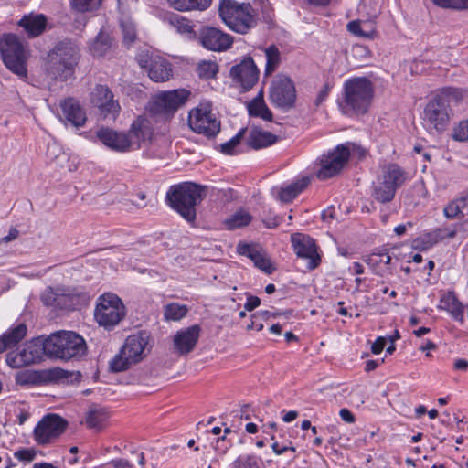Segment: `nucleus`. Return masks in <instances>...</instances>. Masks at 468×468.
<instances>
[{
    "mask_svg": "<svg viewBox=\"0 0 468 468\" xmlns=\"http://www.w3.org/2000/svg\"><path fill=\"white\" fill-rule=\"evenodd\" d=\"M207 186L193 182H183L171 186L166 193L167 204L187 222L197 218L196 207L206 197Z\"/></svg>",
    "mask_w": 468,
    "mask_h": 468,
    "instance_id": "obj_1",
    "label": "nucleus"
},
{
    "mask_svg": "<svg viewBox=\"0 0 468 468\" xmlns=\"http://www.w3.org/2000/svg\"><path fill=\"white\" fill-rule=\"evenodd\" d=\"M463 98V91L457 88H445L439 91L426 104L423 112L424 123L441 133L446 130L452 106L458 104Z\"/></svg>",
    "mask_w": 468,
    "mask_h": 468,
    "instance_id": "obj_2",
    "label": "nucleus"
},
{
    "mask_svg": "<svg viewBox=\"0 0 468 468\" xmlns=\"http://www.w3.org/2000/svg\"><path fill=\"white\" fill-rule=\"evenodd\" d=\"M80 57V48L75 42L60 41L48 55L46 72L53 80L66 81L74 77Z\"/></svg>",
    "mask_w": 468,
    "mask_h": 468,
    "instance_id": "obj_3",
    "label": "nucleus"
},
{
    "mask_svg": "<svg viewBox=\"0 0 468 468\" xmlns=\"http://www.w3.org/2000/svg\"><path fill=\"white\" fill-rule=\"evenodd\" d=\"M218 14L225 25L238 34L245 35L257 25L255 10L249 3L222 0Z\"/></svg>",
    "mask_w": 468,
    "mask_h": 468,
    "instance_id": "obj_4",
    "label": "nucleus"
},
{
    "mask_svg": "<svg viewBox=\"0 0 468 468\" xmlns=\"http://www.w3.org/2000/svg\"><path fill=\"white\" fill-rule=\"evenodd\" d=\"M344 104L341 105L344 112L364 114L371 104L374 87L366 77L352 78L344 84Z\"/></svg>",
    "mask_w": 468,
    "mask_h": 468,
    "instance_id": "obj_5",
    "label": "nucleus"
},
{
    "mask_svg": "<svg viewBox=\"0 0 468 468\" xmlns=\"http://www.w3.org/2000/svg\"><path fill=\"white\" fill-rule=\"evenodd\" d=\"M50 358L78 361L87 354L84 338L73 331H58L49 335Z\"/></svg>",
    "mask_w": 468,
    "mask_h": 468,
    "instance_id": "obj_6",
    "label": "nucleus"
},
{
    "mask_svg": "<svg viewBox=\"0 0 468 468\" xmlns=\"http://www.w3.org/2000/svg\"><path fill=\"white\" fill-rule=\"evenodd\" d=\"M406 179L407 174L399 165L388 163L383 165L381 173L372 184V197L382 204L392 201L397 190Z\"/></svg>",
    "mask_w": 468,
    "mask_h": 468,
    "instance_id": "obj_7",
    "label": "nucleus"
},
{
    "mask_svg": "<svg viewBox=\"0 0 468 468\" xmlns=\"http://www.w3.org/2000/svg\"><path fill=\"white\" fill-rule=\"evenodd\" d=\"M49 335H40L27 341L18 352L6 354V364L13 368H20L32 364L39 363L46 357L50 358Z\"/></svg>",
    "mask_w": 468,
    "mask_h": 468,
    "instance_id": "obj_8",
    "label": "nucleus"
},
{
    "mask_svg": "<svg viewBox=\"0 0 468 468\" xmlns=\"http://www.w3.org/2000/svg\"><path fill=\"white\" fill-rule=\"evenodd\" d=\"M0 54L8 69L21 79L27 77L25 48L16 35L5 34L0 37Z\"/></svg>",
    "mask_w": 468,
    "mask_h": 468,
    "instance_id": "obj_9",
    "label": "nucleus"
},
{
    "mask_svg": "<svg viewBox=\"0 0 468 468\" xmlns=\"http://www.w3.org/2000/svg\"><path fill=\"white\" fill-rule=\"evenodd\" d=\"M125 306L114 293H104L98 299L94 310L96 322L107 330H112L125 316Z\"/></svg>",
    "mask_w": 468,
    "mask_h": 468,
    "instance_id": "obj_10",
    "label": "nucleus"
},
{
    "mask_svg": "<svg viewBox=\"0 0 468 468\" xmlns=\"http://www.w3.org/2000/svg\"><path fill=\"white\" fill-rule=\"evenodd\" d=\"M269 99L272 105L283 112L292 110L297 99L294 82L288 76L277 75L271 83Z\"/></svg>",
    "mask_w": 468,
    "mask_h": 468,
    "instance_id": "obj_11",
    "label": "nucleus"
},
{
    "mask_svg": "<svg viewBox=\"0 0 468 468\" xmlns=\"http://www.w3.org/2000/svg\"><path fill=\"white\" fill-rule=\"evenodd\" d=\"M136 60L142 69H144L149 78L154 82H164L172 76L171 63L149 50H141L136 55Z\"/></svg>",
    "mask_w": 468,
    "mask_h": 468,
    "instance_id": "obj_12",
    "label": "nucleus"
},
{
    "mask_svg": "<svg viewBox=\"0 0 468 468\" xmlns=\"http://www.w3.org/2000/svg\"><path fill=\"white\" fill-rule=\"evenodd\" d=\"M68 422L57 414L44 416L34 429L35 441L40 445L50 443L58 438L66 430Z\"/></svg>",
    "mask_w": 468,
    "mask_h": 468,
    "instance_id": "obj_13",
    "label": "nucleus"
},
{
    "mask_svg": "<svg viewBox=\"0 0 468 468\" xmlns=\"http://www.w3.org/2000/svg\"><path fill=\"white\" fill-rule=\"evenodd\" d=\"M190 96L186 89L163 91L154 100L151 111L155 114H174Z\"/></svg>",
    "mask_w": 468,
    "mask_h": 468,
    "instance_id": "obj_14",
    "label": "nucleus"
},
{
    "mask_svg": "<svg viewBox=\"0 0 468 468\" xmlns=\"http://www.w3.org/2000/svg\"><path fill=\"white\" fill-rule=\"evenodd\" d=\"M229 76L244 90H250L258 82L260 70L253 58L247 56L239 63L230 68Z\"/></svg>",
    "mask_w": 468,
    "mask_h": 468,
    "instance_id": "obj_15",
    "label": "nucleus"
},
{
    "mask_svg": "<svg viewBox=\"0 0 468 468\" xmlns=\"http://www.w3.org/2000/svg\"><path fill=\"white\" fill-rule=\"evenodd\" d=\"M349 156L350 151L348 147L343 144L336 146L333 152L322 156L320 159L321 168L316 174L317 177L321 180H325L335 176L342 170Z\"/></svg>",
    "mask_w": 468,
    "mask_h": 468,
    "instance_id": "obj_16",
    "label": "nucleus"
},
{
    "mask_svg": "<svg viewBox=\"0 0 468 468\" xmlns=\"http://www.w3.org/2000/svg\"><path fill=\"white\" fill-rule=\"evenodd\" d=\"M189 127L197 133L215 137L220 131V122L211 112L197 108L188 116Z\"/></svg>",
    "mask_w": 468,
    "mask_h": 468,
    "instance_id": "obj_17",
    "label": "nucleus"
},
{
    "mask_svg": "<svg viewBox=\"0 0 468 468\" xmlns=\"http://www.w3.org/2000/svg\"><path fill=\"white\" fill-rule=\"evenodd\" d=\"M291 242L294 252L299 258L307 259V268L312 271L317 268L321 258L317 252V246L314 239L303 233H292Z\"/></svg>",
    "mask_w": 468,
    "mask_h": 468,
    "instance_id": "obj_18",
    "label": "nucleus"
},
{
    "mask_svg": "<svg viewBox=\"0 0 468 468\" xmlns=\"http://www.w3.org/2000/svg\"><path fill=\"white\" fill-rule=\"evenodd\" d=\"M199 40L205 48L216 52L226 51L233 44V37L230 35L212 27L201 29Z\"/></svg>",
    "mask_w": 468,
    "mask_h": 468,
    "instance_id": "obj_19",
    "label": "nucleus"
},
{
    "mask_svg": "<svg viewBox=\"0 0 468 468\" xmlns=\"http://www.w3.org/2000/svg\"><path fill=\"white\" fill-rule=\"evenodd\" d=\"M92 101L104 118L116 119L121 108L119 102L113 100V93L107 86L98 85L95 88Z\"/></svg>",
    "mask_w": 468,
    "mask_h": 468,
    "instance_id": "obj_20",
    "label": "nucleus"
},
{
    "mask_svg": "<svg viewBox=\"0 0 468 468\" xmlns=\"http://www.w3.org/2000/svg\"><path fill=\"white\" fill-rule=\"evenodd\" d=\"M98 139L108 148L115 152H127L132 146V139L124 133H118L108 127L97 131Z\"/></svg>",
    "mask_w": 468,
    "mask_h": 468,
    "instance_id": "obj_21",
    "label": "nucleus"
},
{
    "mask_svg": "<svg viewBox=\"0 0 468 468\" xmlns=\"http://www.w3.org/2000/svg\"><path fill=\"white\" fill-rule=\"evenodd\" d=\"M61 116L65 124H70L79 129L82 127L86 121V113L80 102L74 98H67L60 102Z\"/></svg>",
    "mask_w": 468,
    "mask_h": 468,
    "instance_id": "obj_22",
    "label": "nucleus"
},
{
    "mask_svg": "<svg viewBox=\"0 0 468 468\" xmlns=\"http://www.w3.org/2000/svg\"><path fill=\"white\" fill-rule=\"evenodd\" d=\"M201 327L198 324L176 332L174 336V346L181 356L189 354L196 347L200 336Z\"/></svg>",
    "mask_w": 468,
    "mask_h": 468,
    "instance_id": "obj_23",
    "label": "nucleus"
},
{
    "mask_svg": "<svg viewBox=\"0 0 468 468\" xmlns=\"http://www.w3.org/2000/svg\"><path fill=\"white\" fill-rule=\"evenodd\" d=\"M457 227H441L424 233L413 241L416 250H425L445 239H453L457 235Z\"/></svg>",
    "mask_w": 468,
    "mask_h": 468,
    "instance_id": "obj_24",
    "label": "nucleus"
},
{
    "mask_svg": "<svg viewBox=\"0 0 468 468\" xmlns=\"http://www.w3.org/2000/svg\"><path fill=\"white\" fill-rule=\"evenodd\" d=\"M148 341V334L146 332H140L136 335H129L121 350L133 364H136L144 358V352Z\"/></svg>",
    "mask_w": 468,
    "mask_h": 468,
    "instance_id": "obj_25",
    "label": "nucleus"
},
{
    "mask_svg": "<svg viewBox=\"0 0 468 468\" xmlns=\"http://www.w3.org/2000/svg\"><path fill=\"white\" fill-rule=\"evenodd\" d=\"M237 250L240 255L250 258L254 265L266 274H271L275 271L270 259L257 246L248 243H239L237 247Z\"/></svg>",
    "mask_w": 468,
    "mask_h": 468,
    "instance_id": "obj_26",
    "label": "nucleus"
},
{
    "mask_svg": "<svg viewBox=\"0 0 468 468\" xmlns=\"http://www.w3.org/2000/svg\"><path fill=\"white\" fill-rule=\"evenodd\" d=\"M132 139V145L140 146L142 142L150 140L153 135V128L149 120L144 117H138L132 123L129 133H126Z\"/></svg>",
    "mask_w": 468,
    "mask_h": 468,
    "instance_id": "obj_27",
    "label": "nucleus"
},
{
    "mask_svg": "<svg viewBox=\"0 0 468 468\" xmlns=\"http://www.w3.org/2000/svg\"><path fill=\"white\" fill-rule=\"evenodd\" d=\"M18 26L23 27L29 37H35L41 35L47 26V18L44 15L24 16L18 22Z\"/></svg>",
    "mask_w": 468,
    "mask_h": 468,
    "instance_id": "obj_28",
    "label": "nucleus"
},
{
    "mask_svg": "<svg viewBox=\"0 0 468 468\" xmlns=\"http://www.w3.org/2000/svg\"><path fill=\"white\" fill-rule=\"evenodd\" d=\"M27 328L23 323L10 328L0 336V354L16 346L27 335Z\"/></svg>",
    "mask_w": 468,
    "mask_h": 468,
    "instance_id": "obj_29",
    "label": "nucleus"
},
{
    "mask_svg": "<svg viewBox=\"0 0 468 468\" xmlns=\"http://www.w3.org/2000/svg\"><path fill=\"white\" fill-rule=\"evenodd\" d=\"M278 141V136L271 132L261 131L253 128L250 131L247 137V144L253 149H261L274 144Z\"/></svg>",
    "mask_w": 468,
    "mask_h": 468,
    "instance_id": "obj_30",
    "label": "nucleus"
},
{
    "mask_svg": "<svg viewBox=\"0 0 468 468\" xmlns=\"http://www.w3.org/2000/svg\"><path fill=\"white\" fill-rule=\"evenodd\" d=\"M310 184L308 176L291 183L290 185L281 187L278 194V198L283 203L292 202L301 192H303Z\"/></svg>",
    "mask_w": 468,
    "mask_h": 468,
    "instance_id": "obj_31",
    "label": "nucleus"
},
{
    "mask_svg": "<svg viewBox=\"0 0 468 468\" xmlns=\"http://www.w3.org/2000/svg\"><path fill=\"white\" fill-rule=\"evenodd\" d=\"M441 302L445 305V309L451 314L454 320L463 323L464 306L458 300L453 292H448L444 294Z\"/></svg>",
    "mask_w": 468,
    "mask_h": 468,
    "instance_id": "obj_32",
    "label": "nucleus"
},
{
    "mask_svg": "<svg viewBox=\"0 0 468 468\" xmlns=\"http://www.w3.org/2000/svg\"><path fill=\"white\" fill-rule=\"evenodd\" d=\"M112 46V39L110 36L102 31H100L90 47L91 54L95 57H102L110 49Z\"/></svg>",
    "mask_w": 468,
    "mask_h": 468,
    "instance_id": "obj_33",
    "label": "nucleus"
},
{
    "mask_svg": "<svg viewBox=\"0 0 468 468\" xmlns=\"http://www.w3.org/2000/svg\"><path fill=\"white\" fill-rule=\"evenodd\" d=\"M82 375L80 371H67L61 368H54L48 372V379L55 381H66L74 384L80 382Z\"/></svg>",
    "mask_w": 468,
    "mask_h": 468,
    "instance_id": "obj_34",
    "label": "nucleus"
},
{
    "mask_svg": "<svg viewBox=\"0 0 468 468\" xmlns=\"http://www.w3.org/2000/svg\"><path fill=\"white\" fill-rule=\"evenodd\" d=\"M266 56L265 75H271L281 62V53L275 45H271L264 49Z\"/></svg>",
    "mask_w": 468,
    "mask_h": 468,
    "instance_id": "obj_35",
    "label": "nucleus"
},
{
    "mask_svg": "<svg viewBox=\"0 0 468 468\" xmlns=\"http://www.w3.org/2000/svg\"><path fill=\"white\" fill-rule=\"evenodd\" d=\"M108 418V413L101 408L91 409L86 417V423L90 428L101 429Z\"/></svg>",
    "mask_w": 468,
    "mask_h": 468,
    "instance_id": "obj_36",
    "label": "nucleus"
},
{
    "mask_svg": "<svg viewBox=\"0 0 468 468\" xmlns=\"http://www.w3.org/2000/svg\"><path fill=\"white\" fill-rule=\"evenodd\" d=\"M248 112L250 116L260 117L269 122L272 121V112L264 101H257L254 103H249Z\"/></svg>",
    "mask_w": 468,
    "mask_h": 468,
    "instance_id": "obj_37",
    "label": "nucleus"
},
{
    "mask_svg": "<svg viewBox=\"0 0 468 468\" xmlns=\"http://www.w3.org/2000/svg\"><path fill=\"white\" fill-rule=\"evenodd\" d=\"M187 312L186 305L173 303L165 306L164 315L166 320L179 321L186 315Z\"/></svg>",
    "mask_w": 468,
    "mask_h": 468,
    "instance_id": "obj_38",
    "label": "nucleus"
},
{
    "mask_svg": "<svg viewBox=\"0 0 468 468\" xmlns=\"http://www.w3.org/2000/svg\"><path fill=\"white\" fill-rule=\"evenodd\" d=\"M166 20L171 26L176 27L179 33L186 34L192 32L190 21L180 15L170 13L166 16Z\"/></svg>",
    "mask_w": 468,
    "mask_h": 468,
    "instance_id": "obj_39",
    "label": "nucleus"
},
{
    "mask_svg": "<svg viewBox=\"0 0 468 468\" xmlns=\"http://www.w3.org/2000/svg\"><path fill=\"white\" fill-rule=\"evenodd\" d=\"M466 206H468V195L449 203L443 209L444 216L451 219L457 218Z\"/></svg>",
    "mask_w": 468,
    "mask_h": 468,
    "instance_id": "obj_40",
    "label": "nucleus"
},
{
    "mask_svg": "<svg viewBox=\"0 0 468 468\" xmlns=\"http://www.w3.org/2000/svg\"><path fill=\"white\" fill-rule=\"evenodd\" d=\"M79 304V298L77 295L69 292H60L57 297L56 308L65 311L74 310Z\"/></svg>",
    "mask_w": 468,
    "mask_h": 468,
    "instance_id": "obj_41",
    "label": "nucleus"
},
{
    "mask_svg": "<svg viewBox=\"0 0 468 468\" xmlns=\"http://www.w3.org/2000/svg\"><path fill=\"white\" fill-rule=\"evenodd\" d=\"M102 0H70L71 8L79 13H88L97 10Z\"/></svg>",
    "mask_w": 468,
    "mask_h": 468,
    "instance_id": "obj_42",
    "label": "nucleus"
},
{
    "mask_svg": "<svg viewBox=\"0 0 468 468\" xmlns=\"http://www.w3.org/2000/svg\"><path fill=\"white\" fill-rule=\"evenodd\" d=\"M133 362L120 350L119 354H117L109 364L110 370L112 372H122L127 370Z\"/></svg>",
    "mask_w": 468,
    "mask_h": 468,
    "instance_id": "obj_43",
    "label": "nucleus"
},
{
    "mask_svg": "<svg viewBox=\"0 0 468 468\" xmlns=\"http://www.w3.org/2000/svg\"><path fill=\"white\" fill-rule=\"evenodd\" d=\"M251 216L248 212H237L230 218L226 220L228 229H235L249 225L251 221Z\"/></svg>",
    "mask_w": 468,
    "mask_h": 468,
    "instance_id": "obj_44",
    "label": "nucleus"
},
{
    "mask_svg": "<svg viewBox=\"0 0 468 468\" xmlns=\"http://www.w3.org/2000/svg\"><path fill=\"white\" fill-rule=\"evenodd\" d=\"M218 72V65L214 61L204 60L197 66V74L199 78L210 80L216 77Z\"/></svg>",
    "mask_w": 468,
    "mask_h": 468,
    "instance_id": "obj_45",
    "label": "nucleus"
},
{
    "mask_svg": "<svg viewBox=\"0 0 468 468\" xmlns=\"http://www.w3.org/2000/svg\"><path fill=\"white\" fill-rule=\"evenodd\" d=\"M365 261L367 262V265L373 268L378 266L381 262L388 265L391 261V256L388 254L387 249H380L378 251L373 252L370 255H368Z\"/></svg>",
    "mask_w": 468,
    "mask_h": 468,
    "instance_id": "obj_46",
    "label": "nucleus"
},
{
    "mask_svg": "<svg viewBox=\"0 0 468 468\" xmlns=\"http://www.w3.org/2000/svg\"><path fill=\"white\" fill-rule=\"evenodd\" d=\"M246 129H241L234 137L229 141L220 144L221 153L229 155L235 154L236 147L240 144L241 139L244 137Z\"/></svg>",
    "mask_w": 468,
    "mask_h": 468,
    "instance_id": "obj_47",
    "label": "nucleus"
},
{
    "mask_svg": "<svg viewBox=\"0 0 468 468\" xmlns=\"http://www.w3.org/2000/svg\"><path fill=\"white\" fill-rule=\"evenodd\" d=\"M42 381L41 373L38 371H25L17 376V383L20 385L38 384Z\"/></svg>",
    "mask_w": 468,
    "mask_h": 468,
    "instance_id": "obj_48",
    "label": "nucleus"
},
{
    "mask_svg": "<svg viewBox=\"0 0 468 468\" xmlns=\"http://www.w3.org/2000/svg\"><path fill=\"white\" fill-rule=\"evenodd\" d=\"M231 468H260V465L255 456L242 455L233 462Z\"/></svg>",
    "mask_w": 468,
    "mask_h": 468,
    "instance_id": "obj_49",
    "label": "nucleus"
},
{
    "mask_svg": "<svg viewBox=\"0 0 468 468\" xmlns=\"http://www.w3.org/2000/svg\"><path fill=\"white\" fill-rule=\"evenodd\" d=\"M431 2L442 8L468 9V0H431Z\"/></svg>",
    "mask_w": 468,
    "mask_h": 468,
    "instance_id": "obj_50",
    "label": "nucleus"
},
{
    "mask_svg": "<svg viewBox=\"0 0 468 468\" xmlns=\"http://www.w3.org/2000/svg\"><path fill=\"white\" fill-rule=\"evenodd\" d=\"M121 27L123 34V42L127 46H131L136 39L134 25L132 22H122Z\"/></svg>",
    "mask_w": 468,
    "mask_h": 468,
    "instance_id": "obj_51",
    "label": "nucleus"
},
{
    "mask_svg": "<svg viewBox=\"0 0 468 468\" xmlns=\"http://www.w3.org/2000/svg\"><path fill=\"white\" fill-rule=\"evenodd\" d=\"M452 138L458 142H465L468 140V119L462 121L454 127Z\"/></svg>",
    "mask_w": 468,
    "mask_h": 468,
    "instance_id": "obj_52",
    "label": "nucleus"
},
{
    "mask_svg": "<svg viewBox=\"0 0 468 468\" xmlns=\"http://www.w3.org/2000/svg\"><path fill=\"white\" fill-rule=\"evenodd\" d=\"M59 290L54 291L52 288H48L41 294V301L47 306H57V297H58Z\"/></svg>",
    "mask_w": 468,
    "mask_h": 468,
    "instance_id": "obj_53",
    "label": "nucleus"
},
{
    "mask_svg": "<svg viewBox=\"0 0 468 468\" xmlns=\"http://www.w3.org/2000/svg\"><path fill=\"white\" fill-rule=\"evenodd\" d=\"M35 456L36 452L33 449H21L15 452V457L20 461L31 462Z\"/></svg>",
    "mask_w": 468,
    "mask_h": 468,
    "instance_id": "obj_54",
    "label": "nucleus"
},
{
    "mask_svg": "<svg viewBox=\"0 0 468 468\" xmlns=\"http://www.w3.org/2000/svg\"><path fill=\"white\" fill-rule=\"evenodd\" d=\"M169 5L180 12L191 11L189 0H167Z\"/></svg>",
    "mask_w": 468,
    "mask_h": 468,
    "instance_id": "obj_55",
    "label": "nucleus"
},
{
    "mask_svg": "<svg viewBox=\"0 0 468 468\" xmlns=\"http://www.w3.org/2000/svg\"><path fill=\"white\" fill-rule=\"evenodd\" d=\"M100 468H133V465L124 459L112 460Z\"/></svg>",
    "mask_w": 468,
    "mask_h": 468,
    "instance_id": "obj_56",
    "label": "nucleus"
},
{
    "mask_svg": "<svg viewBox=\"0 0 468 468\" xmlns=\"http://www.w3.org/2000/svg\"><path fill=\"white\" fill-rule=\"evenodd\" d=\"M347 29L349 32L356 36H362L366 37H370L371 36L369 33H365L362 31L359 21H350L347 24Z\"/></svg>",
    "mask_w": 468,
    "mask_h": 468,
    "instance_id": "obj_57",
    "label": "nucleus"
},
{
    "mask_svg": "<svg viewBox=\"0 0 468 468\" xmlns=\"http://www.w3.org/2000/svg\"><path fill=\"white\" fill-rule=\"evenodd\" d=\"M189 5L191 10H206L207 9L212 0H189Z\"/></svg>",
    "mask_w": 468,
    "mask_h": 468,
    "instance_id": "obj_58",
    "label": "nucleus"
},
{
    "mask_svg": "<svg viewBox=\"0 0 468 468\" xmlns=\"http://www.w3.org/2000/svg\"><path fill=\"white\" fill-rule=\"evenodd\" d=\"M271 448L277 455H281L286 452H291L292 453L296 452L295 447L292 446L291 444L290 445H281L277 441L272 443Z\"/></svg>",
    "mask_w": 468,
    "mask_h": 468,
    "instance_id": "obj_59",
    "label": "nucleus"
},
{
    "mask_svg": "<svg viewBox=\"0 0 468 468\" xmlns=\"http://www.w3.org/2000/svg\"><path fill=\"white\" fill-rule=\"evenodd\" d=\"M331 88L332 87L329 83L324 84V86L319 91V93L315 99V101H314L315 106H317V107L320 106L326 100Z\"/></svg>",
    "mask_w": 468,
    "mask_h": 468,
    "instance_id": "obj_60",
    "label": "nucleus"
},
{
    "mask_svg": "<svg viewBox=\"0 0 468 468\" xmlns=\"http://www.w3.org/2000/svg\"><path fill=\"white\" fill-rule=\"evenodd\" d=\"M261 304V299L257 296L249 294L247 296V302L244 305L245 310L251 312Z\"/></svg>",
    "mask_w": 468,
    "mask_h": 468,
    "instance_id": "obj_61",
    "label": "nucleus"
},
{
    "mask_svg": "<svg viewBox=\"0 0 468 468\" xmlns=\"http://www.w3.org/2000/svg\"><path fill=\"white\" fill-rule=\"evenodd\" d=\"M386 338L383 336H378L377 340L372 344L371 351L373 354H380L385 346H386Z\"/></svg>",
    "mask_w": 468,
    "mask_h": 468,
    "instance_id": "obj_62",
    "label": "nucleus"
},
{
    "mask_svg": "<svg viewBox=\"0 0 468 468\" xmlns=\"http://www.w3.org/2000/svg\"><path fill=\"white\" fill-rule=\"evenodd\" d=\"M282 313L280 312H270V311H260L256 314H254V318H261V320L267 321L271 317L276 318L280 316Z\"/></svg>",
    "mask_w": 468,
    "mask_h": 468,
    "instance_id": "obj_63",
    "label": "nucleus"
},
{
    "mask_svg": "<svg viewBox=\"0 0 468 468\" xmlns=\"http://www.w3.org/2000/svg\"><path fill=\"white\" fill-rule=\"evenodd\" d=\"M335 218H336L335 207L331 206L323 211L322 219L324 221L329 222Z\"/></svg>",
    "mask_w": 468,
    "mask_h": 468,
    "instance_id": "obj_64",
    "label": "nucleus"
}]
</instances>
